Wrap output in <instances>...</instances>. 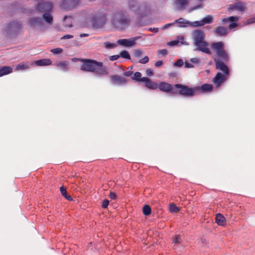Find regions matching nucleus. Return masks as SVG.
Wrapping results in <instances>:
<instances>
[{"label": "nucleus", "mask_w": 255, "mask_h": 255, "mask_svg": "<svg viewBox=\"0 0 255 255\" xmlns=\"http://www.w3.org/2000/svg\"><path fill=\"white\" fill-rule=\"evenodd\" d=\"M80 69L85 72H94L96 75L102 76L109 74L107 68L103 63L95 60L84 59Z\"/></svg>", "instance_id": "nucleus-1"}, {"label": "nucleus", "mask_w": 255, "mask_h": 255, "mask_svg": "<svg viewBox=\"0 0 255 255\" xmlns=\"http://www.w3.org/2000/svg\"><path fill=\"white\" fill-rule=\"evenodd\" d=\"M205 34L202 30H196L193 31L192 37L194 45L196 46L194 50L211 55L212 52L208 47V43L205 40Z\"/></svg>", "instance_id": "nucleus-2"}, {"label": "nucleus", "mask_w": 255, "mask_h": 255, "mask_svg": "<svg viewBox=\"0 0 255 255\" xmlns=\"http://www.w3.org/2000/svg\"><path fill=\"white\" fill-rule=\"evenodd\" d=\"M128 8L130 11L137 15L138 19L146 16L150 11L149 6L146 3H138L136 0H129Z\"/></svg>", "instance_id": "nucleus-3"}, {"label": "nucleus", "mask_w": 255, "mask_h": 255, "mask_svg": "<svg viewBox=\"0 0 255 255\" xmlns=\"http://www.w3.org/2000/svg\"><path fill=\"white\" fill-rule=\"evenodd\" d=\"M107 21V14L102 9L93 12L89 19L92 27L96 29L102 28Z\"/></svg>", "instance_id": "nucleus-4"}, {"label": "nucleus", "mask_w": 255, "mask_h": 255, "mask_svg": "<svg viewBox=\"0 0 255 255\" xmlns=\"http://www.w3.org/2000/svg\"><path fill=\"white\" fill-rule=\"evenodd\" d=\"M211 48L218 57L224 62H228L229 60V56L225 49V44L222 41L213 42L211 44Z\"/></svg>", "instance_id": "nucleus-5"}, {"label": "nucleus", "mask_w": 255, "mask_h": 255, "mask_svg": "<svg viewBox=\"0 0 255 255\" xmlns=\"http://www.w3.org/2000/svg\"><path fill=\"white\" fill-rule=\"evenodd\" d=\"M174 87L175 89L177 90V91H175V94H178L187 97H193L196 95L195 87L190 88L188 86L180 84H175L174 85Z\"/></svg>", "instance_id": "nucleus-6"}, {"label": "nucleus", "mask_w": 255, "mask_h": 255, "mask_svg": "<svg viewBox=\"0 0 255 255\" xmlns=\"http://www.w3.org/2000/svg\"><path fill=\"white\" fill-rule=\"evenodd\" d=\"M129 21V19L125 15L123 11L115 13L112 18V22L115 26L128 25Z\"/></svg>", "instance_id": "nucleus-7"}, {"label": "nucleus", "mask_w": 255, "mask_h": 255, "mask_svg": "<svg viewBox=\"0 0 255 255\" xmlns=\"http://www.w3.org/2000/svg\"><path fill=\"white\" fill-rule=\"evenodd\" d=\"M21 27V24L17 21H13L7 24L4 27V31L8 34H16Z\"/></svg>", "instance_id": "nucleus-8"}, {"label": "nucleus", "mask_w": 255, "mask_h": 255, "mask_svg": "<svg viewBox=\"0 0 255 255\" xmlns=\"http://www.w3.org/2000/svg\"><path fill=\"white\" fill-rule=\"evenodd\" d=\"M35 10L39 12H50L53 9L52 4L49 2H43L38 3L35 7Z\"/></svg>", "instance_id": "nucleus-9"}, {"label": "nucleus", "mask_w": 255, "mask_h": 255, "mask_svg": "<svg viewBox=\"0 0 255 255\" xmlns=\"http://www.w3.org/2000/svg\"><path fill=\"white\" fill-rule=\"evenodd\" d=\"M81 3V0H62L61 7L66 10H71Z\"/></svg>", "instance_id": "nucleus-10"}, {"label": "nucleus", "mask_w": 255, "mask_h": 255, "mask_svg": "<svg viewBox=\"0 0 255 255\" xmlns=\"http://www.w3.org/2000/svg\"><path fill=\"white\" fill-rule=\"evenodd\" d=\"M214 60L216 68L222 71L223 74L228 76L230 74V70L228 66L224 63L225 62L217 58H214Z\"/></svg>", "instance_id": "nucleus-11"}, {"label": "nucleus", "mask_w": 255, "mask_h": 255, "mask_svg": "<svg viewBox=\"0 0 255 255\" xmlns=\"http://www.w3.org/2000/svg\"><path fill=\"white\" fill-rule=\"evenodd\" d=\"M158 88L162 92L167 93L175 94V88L174 85L165 82H161L158 84Z\"/></svg>", "instance_id": "nucleus-12"}, {"label": "nucleus", "mask_w": 255, "mask_h": 255, "mask_svg": "<svg viewBox=\"0 0 255 255\" xmlns=\"http://www.w3.org/2000/svg\"><path fill=\"white\" fill-rule=\"evenodd\" d=\"M110 78L112 83L115 85L121 86L126 84L128 80L118 75H111Z\"/></svg>", "instance_id": "nucleus-13"}, {"label": "nucleus", "mask_w": 255, "mask_h": 255, "mask_svg": "<svg viewBox=\"0 0 255 255\" xmlns=\"http://www.w3.org/2000/svg\"><path fill=\"white\" fill-rule=\"evenodd\" d=\"M228 76L225 75L220 72H218L213 78L212 82L216 88H219L227 79Z\"/></svg>", "instance_id": "nucleus-14"}, {"label": "nucleus", "mask_w": 255, "mask_h": 255, "mask_svg": "<svg viewBox=\"0 0 255 255\" xmlns=\"http://www.w3.org/2000/svg\"><path fill=\"white\" fill-rule=\"evenodd\" d=\"M138 37H134L129 39H121L117 41V44L126 47H130L135 44V41Z\"/></svg>", "instance_id": "nucleus-15"}, {"label": "nucleus", "mask_w": 255, "mask_h": 255, "mask_svg": "<svg viewBox=\"0 0 255 255\" xmlns=\"http://www.w3.org/2000/svg\"><path fill=\"white\" fill-rule=\"evenodd\" d=\"M196 94L200 93L210 92L212 91L213 87L211 84H204L201 86H196Z\"/></svg>", "instance_id": "nucleus-16"}, {"label": "nucleus", "mask_w": 255, "mask_h": 255, "mask_svg": "<svg viewBox=\"0 0 255 255\" xmlns=\"http://www.w3.org/2000/svg\"><path fill=\"white\" fill-rule=\"evenodd\" d=\"M213 22V17L211 15H207L201 21H196L192 24L194 26H200L205 24L211 23Z\"/></svg>", "instance_id": "nucleus-17"}, {"label": "nucleus", "mask_w": 255, "mask_h": 255, "mask_svg": "<svg viewBox=\"0 0 255 255\" xmlns=\"http://www.w3.org/2000/svg\"><path fill=\"white\" fill-rule=\"evenodd\" d=\"M29 24L32 27L43 26L44 25L43 19L41 17H36L30 18L29 20Z\"/></svg>", "instance_id": "nucleus-18"}, {"label": "nucleus", "mask_w": 255, "mask_h": 255, "mask_svg": "<svg viewBox=\"0 0 255 255\" xmlns=\"http://www.w3.org/2000/svg\"><path fill=\"white\" fill-rule=\"evenodd\" d=\"M142 80L144 82L145 87L147 88L152 90H155L158 88V84L152 81L149 78L143 77Z\"/></svg>", "instance_id": "nucleus-19"}, {"label": "nucleus", "mask_w": 255, "mask_h": 255, "mask_svg": "<svg viewBox=\"0 0 255 255\" xmlns=\"http://www.w3.org/2000/svg\"><path fill=\"white\" fill-rule=\"evenodd\" d=\"M214 32L218 35L221 36H225L228 34V29L223 26H218L214 30Z\"/></svg>", "instance_id": "nucleus-20"}, {"label": "nucleus", "mask_w": 255, "mask_h": 255, "mask_svg": "<svg viewBox=\"0 0 255 255\" xmlns=\"http://www.w3.org/2000/svg\"><path fill=\"white\" fill-rule=\"evenodd\" d=\"M188 3V0H175L174 4L176 9L178 10H182L185 8V6Z\"/></svg>", "instance_id": "nucleus-21"}, {"label": "nucleus", "mask_w": 255, "mask_h": 255, "mask_svg": "<svg viewBox=\"0 0 255 255\" xmlns=\"http://www.w3.org/2000/svg\"><path fill=\"white\" fill-rule=\"evenodd\" d=\"M245 6L241 2H237L236 3L230 5V10H236L239 11H243L245 10Z\"/></svg>", "instance_id": "nucleus-22"}, {"label": "nucleus", "mask_w": 255, "mask_h": 255, "mask_svg": "<svg viewBox=\"0 0 255 255\" xmlns=\"http://www.w3.org/2000/svg\"><path fill=\"white\" fill-rule=\"evenodd\" d=\"M35 64L39 66H48L52 64V61L49 59H42L36 61Z\"/></svg>", "instance_id": "nucleus-23"}, {"label": "nucleus", "mask_w": 255, "mask_h": 255, "mask_svg": "<svg viewBox=\"0 0 255 255\" xmlns=\"http://www.w3.org/2000/svg\"><path fill=\"white\" fill-rule=\"evenodd\" d=\"M12 69L10 66H3L0 67V77L11 73Z\"/></svg>", "instance_id": "nucleus-24"}, {"label": "nucleus", "mask_w": 255, "mask_h": 255, "mask_svg": "<svg viewBox=\"0 0 255 255\" xmlns=\"http://www.w3.org/2000/svg\"><path fill=\"white\" fill-rule=\"evenodd\" d=\"M183 241L182 237L180 235H175L172 238V243L174 245L175 249H176V247L181 244Z\"/></svg>", "instance_id": "nucleus-25"}, {"label": "nucleus", "mask_w": 255, "mask_h": 255, "mask_svg": "<svg viewBox=\"0 0 255 255\" xmlns=\"http://www.w3.org/2000/svg\"><path fill=\"white\" fill-rule=\"evenodd\" d=\"M216 222L218 225L223 226L226 224V219L221 214L218 213L216 216Z\"/></svg>", "instance_id": "nucleus-26"}, {"label": "nucleus", "mask_w": 255, "mask_h": 255, "mask_svg": "<svg viewBox=\"0 0 255 255\" xmlns=\"http://www.w3.org/2000/svg\"><path fill=\"white\" fill-rule=\"evenodd\" d=\"M42 18L48 24H51L53 22V17L49 12L43 13Z\"/></svg>", "instance_id": "nucleus-27"}, {"label": "nucleus", "mask_w": 255, "mask_h": 255, "mask_svg": "<svg viewBox=\"0 0 255 255\" xmlns=\"http://www.w3.org/2000/svg\"><path fill=\"white\" fill-rule=\"evenodd\" d=\"M60 192H61V193L62 195V196H63L67 200H68L69 201L72 200V198L71 197V196L70 195H68L67 194V191H66V188H64V186H61L60 187Z\"/></svg>", "instance_id": "nucleus-28"}, {"label": "nucleus", "mask_w": 255, "mask_h": 255, "mask_svg": "<svg viewBox=\"0 0 255 255\" xmlns=\"http://www.w3.org/2000/svg\"><path fill=\"white\" fill-rule=\"evenodd\" d=\"M131 79L136 82H143L141 74L139 72H136L133 76L131 77Z\"/></svg>", "instance_id": "nucleus-29"}, {"label": "nucleus", "mask_w": 255, "mask_h": 255, "mask_svg": "<svg viewBox=\"0 0 255 255\" xmlns=\"http://www.w3.org/2000/svg\"><path fill=\"white\" fill-rule=\"evenodd\" d=\"M151 208L149 205H145L143 206L142 212L143 214L145 216L149 215L151 214Z\"/></svg>", "instance_id": "nucleus-30"}, {"label": "nucleus", "mask_w": 255, "mask_h": 255, "mask_svg": "<svg viewBox=\"0 0 255 255\" xmlns=\"http://www.w3.org/2000/svg\"><path fill=\"white\" fill-rule=\"evenodd\" d=\"M238 19V17L236 16H230L227 18H224L222 19V21L223 23H225L229 21H236Z\"/></svg>", "instance_id": "nucleus-31"}, {"label": "nucleus", "mask_w": 255, "mask_h": 255, "mask_svg": "<svg viewBox=\"0 0 255 255\" xmlns=\"http://www.w3.org/2000/svg\"><path fill=\"white\" fill-rule=\"evenodd\" d=\"M68 65V62L65 61H60L58 64L57 66L59 67H62L63 69H64L65 70H68L67 66Z\"/></svg>", "instance_id": "nucleus-32"}, {"label": "nucleus", "mask_w": 255, "mask_h": 255, "mask_svg": "<svg viewBox=\"0 0 255 255\" xmlns=\"http://www.w3.org/2000/svg\"><path fill=\"white\" fill-rule=\"evenodd\" d=\"M104 45L105 48L109 49H113L116 47V44L114 43H110L109 42H106L104 43Z\"/></svg>", "instance_id": "nucleus-33"}, {"label": "nucleus", "mask_w": 255, "mask_h": 255, "mask_svg": "<svg viewBox=\"0 0 255 255\" xmlns=\"http://www.w3.org/2000/svg\"><path fill=\"white\" fill-rule=\"evenodd\" d=\"M16 69L17 70H25L29 68V66L27 64L21 63L16 65Z\"/></svg>", "instance_id": "nucleus-34"}, {"label": "nucleus", "mask_w": 255, "mask_h": 255, "mask_svg": "<svg viewBox=\"0 0 255 255\" xmlns=\"http://www.w3.org/2000/svg\"><path fill=\"white\" fill-rule=\"evenodd\" d=\"M169 211L171 213H177L179 211V209L174 204L169 205Z\"/></svg>", "instance_id": "nucleus-35"}, {"label": "nucleus", "mask_w": 255, "mask_h": 255, "mask_svg": "<svg viewBox=\"0 0 255 255\" xmlns=\"http://www.w3.org/2000/svg\"><path fill=\"white\" fill-rule=\"evenodd\" d=\"M120 57H121L122 58L127 59H130V56L129 53L126 50L122 51L120 53Z\"/></svg>", "instance_id": "nucleus-36"}, {"label": "nucleus", "mask_w": 255, "mask_h": 255, "mask_svg": "<svg viewBox=\"0 0 255 255\" xmlns=\"http://www.w3.org/2000/svg\"><path fill=\"white\" fill-rule=\"evenodd\" d=\"M62 51H63V49L61 48H56L51 49L50 50V52H52L54 55H56V54L61 53Z\"/></svg>", "instance_id": "nucleus-37"}, {"label": "nucleus", "mask_w": 255, "mask_h": 255, "mask_svg": "<svg viewBox=\"0 0 255 255\" xmlns=\"http://www.w3.org/2000/svg\"><path fill=\"white\" fill-rule=\"evenodd\" d=\"M143 51L140 49H135L134 51V55L136 57H140L143 54Z\"/></svg>", "instance_id": "nucleus-38"}, {"label": "nucleus", "mask_w": 255, "mask_h": 255, "mask_svg": "<svg viewBox=\"0 0 255 255\" xmlns=\"http://www.w3.org/2000/svg\"><path fill=\"white\" fill-rule=\"evenodd\" d=\"M184 62L182 59H179L177 60L176 62H174L173 63V65L175 67H182L183 65Z\"/></svg>", "instance_id": "nucleus-39"}, {"label": "nucleus", "mask_w": 255, "mask_h": 255, "mask_svg": "<svg viewBox=\"0 0 255 255\" xmlns=\"http://www.w3.org/2000/svg\"><path fill=\"white\" fill-rule=\"evenodd\" d=\"M67 19H69V22L67 24H65V26L68 27H71L72 26L71 17L68 16H65L63 18V20L66 21Z\"/></svg>", "instance_id": "nucleus-40"}, {"label": "nucleus", "mask_w": 255, "mask_h": 255, "mask_svg": "<svg viewBox=\"0 0 255 255\" xmlns=\"http://www.w3.org/2000/svg\"><path fill=\"white\" fill-rule=\"evenodd\" d=\"M190 62H191L194 65L199 64L200 62V60L198 58H193L190 60Z\"/></svg>", "instance_id": "nucleus-41"}, {"label": "nucleus", "mask_w": 255, "mask_h": 255, "mask_svg": "<svg viewBox=\"0 0 255 255\" xmlns=\"http://www.w3.org/2000/svg\"><path fill=\"white\" fill-rule=\"evenodd\" d=\"M149 59L148 56H146L139 61V63L146 64L148 62Z\"/></svg>", "instance_id": "nucleus-42"}, {"label": "nucleus", "mask_w": 255, "mask_h": 255, "mask_svg": "<svg viewBox=\"0 0 255 255\" xmlns=\"http://www.w3.org/2000/svg\"><path fill=\"white\" fill-rule=\"evenodd\" d=\"M179 43L178 40H173L167 43V45L170 46H174L177 45Z\"/></svg>", "instance_id": "nucleus-43"}, {"label": "nucleus", "mask_w": 255, "mask_h": 255, "mask_svg": "<svg viewBox=\"0 0 255 255\" xmlns=\"http://www.w3.org/2000/svg\"><path fill=\"white\" fill-rule=\"evenodd\" d=\"M194 67V65L190 62L188 61H186L185 62V67L187 68H192Z\"/></svg>", "instance_id": "nucleus-44"}, {"label": "nucleus", "mask_w": 255, "mask_h": 255, "mask_svg": "<svg viewBox=\"0 0 255 255\" xmlns=\"http://www.w3.org/2000/svg\"><path fill=\"white\" fill-rule=\"evenodd\" d=\"M120 57V55H114L111 56L109 58L111 61H115L118 60Z\"/></svg>", "instance_id": "nucleus-45"}, {"label": "nucleus", "mask_w": 255, "mask_h": 255, "mask_svg": "<svg viewBox=\"0 0 255 255\" xmlns=\"http://www.w3.org/2000/svg\"><path fill=\"white\" fill-rule=\"evenodd\" d=\"M133 74V72L132 71H125L123 73V75L126 77H130Z\"/></svg>", "instance_id": "nucleus-46"}, {"label": "nucleus", "mask_w": 255, "mask_h": 255, "mask_svg": "<svg viewBox=\"0 0 255 255\" xmlns=\"http://www.w3.org/2000/svg\"><path fill=\"white\" fill-rule=\"evenodd\" d=\"M158 52L159 54H161L163 56H165L167 54V51L165 49L159 50Z\"/></svg>", "instance_id": "nucleus-47"}, {"label": "nucleus", "mask_w": 255, "mask_h": 255, "mask_svg": "<svg viewBox=\"0 0 255 255\" xmlns=\"http://www.w3.org/2000/svg\"><path fill=\"white\" fill-rule=\"evenodd\" d=\"M145 72L146 75L148 76H151L153 74L152 70L150 68L146 69Z\"/></svg>", "instance_id": "nucleus-48"}, {"label": "nucleus", "mask_w": 255, "mask_h": 255, "mask_svg": "<svg viewBox=\"0 0 255 255\" xmlns=\"http://www.w3.org/2000/svg\"><path fill=\"white\" fill-rule=\"evenodd\" d=\"M109 203V201L108 200H104L102 203V207H103L104 208H106L108 207Z\"/></svg>", "instance_id": "nucleus-49"}, {"label": "nucleus", "mask_w": 255, "mask_h": 255, "mask_svg": "<svg viewBox=\"0 0 255 255\" xmlns=\"http://www.w3.org/2000/svg\"><path fill=\"white\" fill-rule=\"evenodd\" d=\"M73 35H70V34H68V35H64L63 36H62L61 37V39H70V38H73Z\"/></svg>", "instance_id": "nucleus-50"}, {"label": "nucleus", "mask_w": 255, "mask_h": 255, "mask_svg": "<svg viewBox=\"0 0 255 255\" xmlns=\"http://www.w3.org/2000/svg\"><path fill=\"white\" fill-rule=\"evenodd\" d=\"M237 24L235 22H232L230 24L229 26V29H232L234 28L235 27H237Z\"/></svg>", "instance_id": "nucleus-51"}, {"label": "nucleus", "mask_w": 255, "mask_h": 255, "mask_svg": "<svg viewBox=\"0 0 255 255\" xmlns=\"http://www.w3.org/2000/svg\"><path fill=\"white\" fill-rule=\"evenodd\" d=\"M255 22V16L247 20V23L250 24Z\"/></svg>", "instance_id": "nucleus-52"}, {"label": "nucleus", "mask_w": 255, "mask_h": 255, "mask_svg": "<svg viewBox=\"0 0 255 255\" xmlns=\"http://www.w3.org/2000/svg\"><path fill=\"white\" fill-rule=\"evenodd\" d=\"M116 194L114 192H111L109 194V197L111 199H115L116 198Z\"/></svg>", "instance_id": "nucleus-53"}, {"label": "nucleus", "mask_w": 255, "mask_h": 255, "mask_svg": "<svg viewBox=\"0 0 255 255\" xmlns=\"http://www.w3.org/2000/svg\"><path fill=\"white\" fill-rule=\"evenodd\" d=\"M163 64V62L162 61H158L157 62H156L154 64L155 65V66L156 67H159L160 66H161Z\"/></svg>", "instance_id": "nucleus-54"}, {"label": "nucleus", "mask_w": 255, "mask_h": 255, "mask_svg": "<svg viewBox=\"0 0 255 255\" xmlns=\"http://www.w3.org/2000/svg\"><path fill=\"white\" fill-rule=\"evenodd\" d=\"M175 22L179 23H188V22H187V21L186 22H184L183 18H180L179 19L176 20Z\"/></svg>", "instance_id": "nucleus-55"}, {"label": "nucleus", "mask_w": 255, "mask_h": 255, "mask_svg": "<svg viewBox=\"0 0 255 255\" xmlns=\"http://www.w3.org/2000/svg\"><path fill=\"white\" fill-rule=\"evenodd\" d=\"M83 60H84V59H82V58H74L72 59V61L73 62H77V61L83 62Z\"/></svg>", "instance_id": "nucleus-56"}, {"label": "nucleus", "mask_w": 255, "mask_h": 255, "mask_svg": "<svg viewBox=\"0 0 255 255\" xmlns=\"http://www.w3.org/2000/svg\"><path fill=\"white\" fill-rule=\"evenodd\" d=\"M149 31H154L155 32H157L158 31V28H149L148 29Z\"/></svg>", "instance_id": "nucleus-57"}, {"label": "nucleus", "mask_w": 255, "mask_h": 255, "mask_svg": "<svg viewBox=\"0 0 255 255\" xmlns=\"http://www.w3.org/2000/svg\"><path fill=\"white\" fill-rule=\"evenodd\" d=\"M79 36L80 37H87L89 36V34L87 33H82Z\"/></svg>", "instance_id": "nucleus-58"}, {"label": "nucleus", "mask_w": 255, "mask_h": 255, "mask_svg": "<svg viewBox=\"0 0 255 255\" xmlns=\"http://www.w3.org/2000/svg\"><path fill=\"white\" fill-rule=\"evenodd\" d=\"M173 24L172 23H168V24H165L164 27H163V28H166L167 27H168L170 25H172Z\"/></svg>", "instance_id": "nucleus-59"}, {"label": "nucleus", "mask_w": 255, "mask_h": 255, "mask_svg": "<svg viewBox=\"0 0 255 255\" xmlns=\"http://www.w3.org/2000/svg\"><path fill=\"white\" fill-rule=\"evenodd\" d=\"M201 7V6H200V5H198V6H196V7H195L193 8H192V9H191V10H194V9H197V8H199V7Z\"/></svg>", "instance_id": "nucleus-60"}, {"label": "nucleus", "mask_w": 255, "mask_h": 255, "mask_svg": "<svg viewBox=\"0 0 255 255\" xmlns=\"http://www.w3.org/2000/svg\"><path fill=\"white\" fill-rule=\"evenodd\" d=\"M179 26H180V27H184V25H179Z\"/></svg>", "instance_id": "nucleus-61"}]
</instances>
